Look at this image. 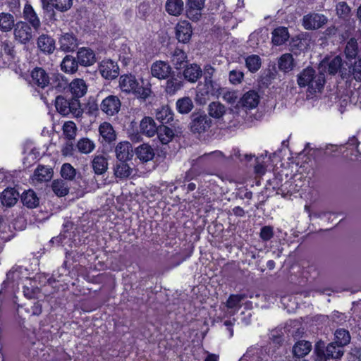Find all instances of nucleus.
I'll use <instances>...</instances> for the list:
<instances>
[{"instance_id":"obj_1","label":"nucleus","mask_w":361,"mask_h":361,"mask_svg":"<svg viewBox=\"0 0 361 361\" xmlns=\"http://www.w3.org/2000/svg\"><path fill=\"white\" fill-rule=\"evenodd\" d=\"M141 82L142 85L134 75L124 74L119 78V86L123 92L132 94L138 99L145 101L152 92L151 84L149 82L145 83L143 80Z\"/></svg>"},{"instance_id":"obj_2","label":"nucleus","mask_w":361,"mask_h":361,"mask_svg":"<svg viewBox=\"0 0 361 361\" xmlns=\"http://www.w3.org/2000/svg\"><path fill=\"white\" fill-rule=\"evenodd\" d=\"M298 84L300 87H308L311 94L321 92L326 82L324 73L316 74L315 70L310 66L303 69L298 75Z\"/></svg>"},{"instance_id":"obj_3","label":"nucleus","mask_w":361,"mask_h":361,"mask_svg":"<svg viewBox=\"0 0 361 361\" xmlns=\"http://www.w3.org/2000/svg\"><path fill=\"white\" fill-rule=\"evenodd\" d=\"M55 107L56 111L63 116L72 114L74 117L78 118L81 116L83 111L80 100L71 97L68 94L56 97Z\"/></svg>"},{"instance_id":"obj_4","label":"nucleus","mask_w":361,"mask_h":361,"mask_svg":"<svg viewBox=\"0 0 361 361\" xmlns=\"http://www.w3.org/2000/svg\"><path fill=\"white\" fill-rule=\"evenodd\" d=\"M221 94V87L215 80L200 82L197 87L196 100L205 104L212 98H218Z\"/></svg>"},{"instance_id":"obj_5","label":"nucleus","mask_w":361,"mask_h":361,"mask_svg":"<svg viewBox=\"0 0 361 361\" xmlns=\"http://www.w3.org/2000/svg\"><path fill=\"white\" fill-rule=\"evenodd\" d=\"M212 121L204 111L195 110L190 115V130L193 133H204L209 130Z\"/></svg>"},{"instance_id":"obj_6","label":"nucleus","mask_w":361,"mask_h":361,"mask_svg":"<svg viewBox=\"0 0 361 361\" xmlns=\"http://www.w3.org/2000/svg\"><path fill=\"white\" fill-rule=\"evenodd\" d=\"M51 77L45 69L36 66L31 70L27 81L31 87L39 91L49 85Z\"/></svg>"},{"instance_id":"obj_7","label":"nucleus","mask_w":361,"mask_h":361,"mask_svg":"<svg viewBox=\"0 0 361 361\" xmlns=\"http://www.w3.org/2000/svg\"><path fill=\"white\" fill-rule=\"evenodd\" d=\"M327 21L328 19L324 14L309 13L303 16L302 25L307 30H314L322 27Z\"/></svg>"},{"instance_id":"obj_8","label":"nucleus","mask_w":361,"mask_h":361,"mask_svg":"<svg viewBox=\"0 0 361 361\" xmlns=\"http://www.w3.org/2000/svg\"><path fill=\"white\" fill-rule=\"evenodd\" d=\"M343 65V60L340 56H336L333 58L326 56L322 60L319 65V73H328L329 75H334L341 69Z\"/></svg>"},{"instance_id":"obj_9","label":"nucleus","mask_w":361,"mask_h":361,"mask_svg":"<svg viewBox=\"0 0 361 361\" xmlns=\"http://www.w3.org/2000/svg\"><path fill=\"white\" fill-rule=\"evenodd\" d=\"M121 106V102L116 95H109L106 97L101 102L100 110L108 116L116 115Z\"/></svg>"},{"instance_id":"obj_10","label":"nucleus","mask_w":361,"mask_h":361,"mask_svg":"<svg viewBox=\"0 0 361 361\" xmlns=\"http://www.w3.org/2000/svg\"><path fill=\"white\" fill-rule=\"evenodd\" d=\"M98 71L106 80H112L119 75V67L116 62L111 60H102L98 66Z\"/></svg>"},{"instance_id":"obj_11","label":"nucleus","mask_w":361,"mask_h":361,"mask_svg":"<svg viewBox=\"0 0 361 361\" xmlns=\"http://www.w3.org/2000/svg\"><path fill=\"white\" fill-rule=\"evenodd\" d=\"M58 39L59 49L66 53L75 51L79 45V39L73 32H62Z\"/></svg>"},{"instance_id":"obj_12","label":"nucleus","mask_w":361,"mask_h":361,"mask_svg":"<svg viewBox=\"0 0 361 361\" xmlns=\"http://www.w3.org/2000/svg\"><path fill=\"white\" fill-rule=\"evenodd\" d=\"M150 71L152 75L159 80L167 79L174 73L169 62L161 60L156 61L151 65Z\"/></svg>"},{"instance_id":"obj_13","label":"nucleus","mask_w":361,"mask_h":361,"mask_svg":"<svg viewBox=\"0 0 361 361\" xmlns=\"http://www.w3.org/2000/svg\"><path fill=\"white\" fill-rule=\"evenodd\" d=\"M15 39L20 44H25L32 37V28L29 24L23 21H18L13 27Z\"/></svg>"},{"instance_id":"obj_14","label":"nucleus","mask_w":361,"mask_h":361,"mask_svg":"<svg viewBox=\"0 0 361 361\" xmlns=\"http://www.w3.org/2000/svg\"><path fill=\"white\" fill-rule=\"evenodd\" d=\"M206 0H187L185 12L187 17L194 22L198 21L202 16V11Z\"/></svg>"},{"instance_id":"obj_15","label":"nucleus","mask_w":361,"mask_h":361,"mask_svg":"<svg viewBox=\"0 0 361 361\" xmlns=\"http://www.w3.org/2000/svg\"><path fill=\"white\" fill-rule=\"evenodd\" d=\"M176 38L178 42L187 44L192 35V27L188 20H180L175 27Z\"/></svg>"},{"instance_id":"obj_16","label":"nucleus","mask_w":361,"mask_h":361,"mask_svg":"<svg viewBox=\"0 0 361 361\" xmlns=\"http://www.w3.org/2000/svg\"><path fill=\"white\" fill-rule=\"evenodd\" d=\"M49 85L57 93L61 94H68V88L70 87V82L68 79L60 73H52Z\"/></svg>"},{"instance_id":"obj_17","label":"nucleus","mask_w":361,"mask_h":361,"mask_svg":"<svg viewBox=\"0 0 361 361\" xmlns=\"http://www.w3.org/2000/svg\"><path fill=\"white\" fill-rule=\"evenodd\" d=\"M176 123H173V126L168 124L159 125L157 126V135L160 142L162 145L169 144L174 138L176 132Z\"/></svg>"},{"instance_id":"obj_18","label":"nucleus","mask_w":361,"mask_h":361,"mask_svg":"<svg viewBox=\"0 0 361 361\" xmlns=\"http://www.w3.org/2000/svg\"><path fill=\"white\" fill-rule=\"evenodd\" d=\"M155 118L159 122V125L168 124L173 126V123H176L178 121L174 119L173 111L168 105H164L157 109L155 113Z\"/></svg>"},{"instance_id":"obj_19","label":"nucleus","mask_w":361,"mask_h":361,"mask_svg":"<svg viewBox=\"0 0 361 361\" xmlns=\"http://www.w3.org/2000/svg\"><path fill=\"white\" fill-rule=\"evenodd\" d=\"M23 17L34 30L38 31L41 27L40 19L31 4L26 3L23 8Z\"/></svg>"},{"instance_id":"obj_20","label":"nucleus","mask_w":361,"mask_h":361,"mask_svg":"<svg viewBox=\"0 0 361 361\" xmlns=\"http://www.w3.org/2000/svg\"><path fill=\"white\" fill-rule=\"evenodd\" d=\"M37 45L41 52L49 55L56 49V40L47 34H42L37 39Z\"/></svg>"},{"instance_id":"obj_21","label":"nucleus","mask_w":361,"mask_h":361,"mask_svg":"<svg viewBox=\"0 0 361 361\" xmlns=\"http://www.w3.org/2000/svg\"><path fill=\"white\" fill-rule=\"evenodd\" d=\"M87 91V85L82 78H75L70 82L68 94L71 97L79 100Z\"/></svg>"},{"instance_id":"obj_22","label":"nucleus","mask_w":361,"mask_h":361,"mask_svg":"<svg viewBox=\"0 0 361 361\" xmlns=\"http://www.w3.org/2000/svg\"><path fill=\"white\" fill-rule=\"evenodd\" d=\"M99 132L102 138V143L104 145H112L116 139V132L112 125L108 122L102 123L99 128Z\"/></svg>"},{"instance_id":"obj_23","label":"nucleus","mask_w":361,"mask_h":361,"mask_svg":"<svg viewBox=\"0 0 361 361\" xmlns=\"http://www.w3.org/2000/svg\"><path fill=\"white\" fill-rule=\"evenodd\" d=\"M77 59L80 66L88 67L96 62L95 53L89 47H81L77 52Z\"/></svg>"},{"instance_id":"obj_24","label":"nucleus","mask_w":361,"mask_h":361,"mask_svg":"<svg viewBox=\"0 0 361 361\" xmlns=\"http://www.w3.org/2000/svg\"><path fill=\"white\" fill-rule=\"evenodd\" d=\"M19 196V192L14 188H6L0 195L1 202L6 207H11L16 204Z\"/></svg>"},{"instance_id":"obj_25","label":"nucleus","mask_w":361,"mask_h":361,"mask_svg":"<svg viewBox=\"0 0 361 361\" xmlns=\"http://www.w3.org/2000/svg\"><path fill=\"white\" fill-rule=\"evenodd\" d=\"M115 152L118 160H131L134 155L133 146L128 141L119 142L116 147Z\"/></svg>"},{"instance_id":"obj_26","label":"nucleus","mask_w":361,"mask_h":361,"mask_svg":"<svg viewBox=\"0 0 361 361\" xmlns=\"http://www.w3.org/2000/svg\"><path fill=\"white\" fill-rule=\"evenodd\" d=\"M157 125L153 118L145 116L140 123V130L144 135L152 137L157 133Z\"/></svg>"},{"instance_id":"obj_27","label":"nucleus","mask_w":361,"mask_h":361,"mask_svg":"<svg viewBox=\"0 0 361 361\" xmlns=\"http://www.w3.org/2000/svg\"><path fill=\"white\" fill-rule=\"evenodd\" d=\"M183 75L184 78L190 82H195L202 75V68L197 63H190L184 68Z\"/></svg>"},{"instance_id":"obj_28","label":"nucleus","mask_w":361,"mask_h":361,"mask_svg":"<svg viewBox=\"0 0 361 361\" xmlns=\"http://www.w3.org/2000/svg\"><path fill=\"white\" fill-rule=\"evenodd\" d=\"M78 60L71 55H66L60 64L61 70L68 74H73L78 70Z\"/></svg>"},{"instance_id":"obj_29","label":"nucleus","mask_w":361,"mask_h":361,"mask_svg":"<svg viewBox=\"0 0 361 361\" xmlns=\"http://www.w3.org/2000/svg\"><path fill=\"white\" fill-rule=\"evenodd\" d=\"M206 174H209V171L201 166L200 161H198L185 172L182 180L192 181L196 180L197 177Z\"/></svg>"},{"instance_id":"obj_30","label":"nucleus","mask_w":361,"mask_h":361,"mask_svg":"<svg viewBox=\"0 0 361 361\" xmlns=\"http://www.w3.org/2000/svg\"><path fill=\"white\" fill-rule=\"evenodd\" d=\"M165 11L172 16H179L184 11V2L183 0H166Z\"/></svg>"},{"instance_id":"obj_31","label":"nucleus","mask_w":361,"mask_h":361,"mask_svg":"<svg viewBox=\"0 0 361 361\" xmlns=\"http://www.w3.org/2000/svg\"><path fill=\"white\" fill-rule=\"evenodd\" d=\"M53 176V169L43 165H39L33 173V180L42 183L47 182Z\"/></svg>"},{"instance_id":"obj_32","label":"nucleus","mask_w":361,"mask_h":361,"mask_svg":"<svg viewBox=\"0 0 361 361\" xmlns=\"http://www.w3.org/2000/svg\"><path fill=\"white\" fill-rule=\"evenodd\" d=\"M129 161L130 160L117 159L114 168V174L116 177L123 178L130 176L132 173V169L128 163Z\"/></svg>"},{"instance_id":"obj_33","label":"nucleus","mask_w":361,"mask_h":361,"mask_svg":"<svg viewBox=\"0 0 361 361\" xmlns=\"http://www.w3.org/2000/svg\"><path fill=\"white\" fill-rule=\"evenodd\" d=\"M259 102V97L254 90H250L245 93L240 99L241 105L249 109H252L257 106Z\"/></svg>"},{"instance_id":"obj_34","label":"nucleus","mask_w":361,"mask_h":361,"mask_svg":"<svg viewBox=\"0 0 361 361\" xmlns=\"http://www.w3.org/2000/svg\"><path fill=\"white\" fill-rule=\"evenodd\" d=\"M135 154L142 162H147L152 160L154 156V149L147 144H142L137 147Z\"/></svg>"},{"instance_id":"obj_35","label":"nucleus","mask_w":361,"mask_h":361,"mask_svg":"<svg viewBox=\"0 0 361 361\" xmlns=\"http://www.w3.org/2000/svg\"><path fill=\"white\" fill-rule=\"evenodd\" d=\"M172 63L174 68L180 70L188 65V56L181 49L176 48L172 55Z\"/></svg>"},{"instance_id":"obj_36","label":"nucleus","mask_w":361,"mask_h":361,"mask_svg":"<svg viewBox=\"0 0 361 361\" xmlns=\"http://www.w3.org/2000/svg\"><path fill=\"white\" fill-rule=\"evenodd\" d=\"M289 33L288 28L285 27H279L272 32L271 41L274 45L279 46L283 44L288 39Z\"/></svg>"},{"instance_id":"obj_37","label":"nucleus","mask_w":361,"mask_h":361,"mask_svg":"<svg viewBox=\"0 0 361 361\" xmlns=\"http://www.w3.org/2000/svg\"><path fill=\"white\" fill-rule=\"evenodd\" d=\"M359 46L357 40L355 37H350L346 42L344 54L347 59H356L358 58Z\"/></svg>"},{"instance_id":"obj_38","label":"nucleus","mask_w":361,"mask_h":361,"mask_svg":"<svg viewBox=\"0 0 361 361\" xmlns=\"http://www.w3.org/2000/svg\"><path fill=\"white\" fill-rule=\"evenodd\" d=\"M23 204L27 208L33 209L39 205V198L33 190L25 191L21 195Z\"/></svg>"},{"instance_id":"obj_39","label":"nucleus","mask_w":361,"mask_h":361,"mask_svg":"<svg viewBox=\"0 0 361 361\" xmlns=\"http://www.w3.org/2000/svg\"><path fill=\"white\" fill-rule=\"evenodd\" d=\"M312 349V344L307 341H299L293 347V353L295 357H303L307 355Z\"/></svg>"},{"instance_id":"obj_40","label":"nucleus","mask_w":361,"mask_h":361,"mask_svg":"<svg viewBox=\"0 0 361 361\" xmlns=\"http://www.w3.org/2000/svg\"><path fill=\"white\" fill-rule=\"evenodd\" d=\"M92 166L96 174L104 173L108 169L106 158L103 155H96L92 161Z\"/></svg>"},{"instance_id":"obj_41","label":"nucleus","mask_w":361,"mask_h":361,"mask_svg":"<svg viewBox=\"0 0 361 361\" xmlns=\"http://www.w3.org/2000/svg\"><path fill=\"white\" fill-rule=\"evenodd\" d=\"M193 107V102L189 97L179 98L176 102V110L180 114H187L190 113Z\"/></svg>"},{"instance_id":"obj_42","label":"nucleus","mask_w":361,"mask_h":361,"mask_svg":"<svg viewBox=\"0 0 361 361\" xmlns=\"http://www.w3.org/2000/svg\"><path fill=\"white\" fill-rule=\"evenodd\" d=\"M183 86V81L175 77L174 73L167 78L165 92L170 95L175 94Z\"/></svg>"},{"instance_id":"obj_43","label":"nucleus","mask_w":361,"mask_h":361,"mask_svg":"<svg viewBox=\"0 0 361 361\" xmlns=\"http://www.w3.org/2000/svg\"><path fill=\"white\" fill-rule=\"evenodd\" d=\"M14 17L8 13H0V31H11L15 26Z\"/></svg>"},{"instance_id":"obj_44","label":"nucleus","mask_w":361,"mask_h":361,"mask_svg":"<svg viewBox=\"0 0 361 361\" xmlns=\"http://www.w3.org/2000/svg\"><path fill=\"white\" fill-rule=\"evenodd\" d=\"M279 68L285 72H289L294 67V59L290 53L282 54L278 61Z\"/></svg>"},{"instance_id":"obj_45","label":"nucleus","mask_w":361,"mask_h":361,"mask_svg":"<svg viewBox=\"0 0 361 361\" xmlns=\"http://www.w3.org/2000/svg\"><path fill=\"white\" fill-rule=\"evenodd\" d=\"M75 147L80 154H87L95 148L94 142L87 137H82L78 140Z\"/></svg>"},{"instance_id":"obj_46","label":"nucleus","mask_w":361,"mask_h":361,"mask_svg":"<svg viewBox=\"0 0 361 361\" xmlns=\"http://www.w3.org/2000/svg\"><path fill=\"white\" fill-rule=\"evenodd\" d=\"M326 351L329 359H338L343 355V347L334 341L327 345Z\"/></svg>"},{"instance_id":"obj_47","label":"nucleus","mask_w":361,"mask_h":361,"mask_svg":"<svg viewBox=\"0 0 361 361\" xmlns=\"http://www.w3.org/2000/svg\"><path fill=\"white\" fill-rule=\"evenodd\" d=\"M51 188L54 194L58 197H64L69 192V188L63 180H54Z\"/></svg>"},{"instance_id":"obj_48","label":"nucleus","mask_w":361,"mask_h":361,"mask_svg":"<svg viewBox=\"0 0 361 361\" xmlns=\"http://www.w3.org/2000/svg\"><path fill=\"white\" fill-rule=\"evenodd\" d=\"M246 298V295L231 294L226 300V306L228 309L239 310L241 307L242 301Z\"/></svg>"},{"instance_id":"obj_49","label":"nucleus","mask_w":361,"mask_h":361,"mask_svg":"<svg viewBox=\"0 0 361 361\" xmlns=\"http://www.w3.org/2000/svg\"><path fill=\"white\" fill-rule=\"evenodd\" d=\"M245 66L251 73H256L262 66L261 58L256 54L250 55L245 59Z\"/></svg>"},{"instance_id":"obj_50","label":"nucleus","mask_w":361,"mask_h":361,"mask_svg":"<svg viewBox=\"0 0 361 361\" xmlns=\"http://www.w3.org/2000/svg\"><path fill=\"white\" fill-rule=\"evenodd\" d=\"M334 342L344 347L350 341V335L348 330L345 329H338L334 334Z\"/></svg>"},{"instance_id":"obj_51","label":"nucleus","mask_w":361,"mask_h":361,"mask_svg":"<svg viewBox=\"0 0 361 361\" xmlns=\"http://www.w3.org/2000/svg\"><path fill=\"white\" fill-rule=\"evenodd\" d=\"M209 116L214 118H220L226 112L224 105L220 102H213L209 105Z\"/></svg>"},{"instance_id":"obj_52","label":"nucleus","mask_w":361,"mask_h":361,"mask_svg":"<svg viewBox=\"0 0 361 361\" xmlns=\"http://www.w3.org/2000/svg\"><path fill=\"white\" fill-rule=\"evenodd\" d=\"M60 173L65 180H72L75 177L76 170L71 164L65 163L62 165Z\"/></svg>"},{"instance_id":"obj_53","label":"nucleus","mask_w":361,"mask_h":361,"mask_svg":"<svg viewBox=\"0 0 361 361\" xmlns=\"http://www.w3.org/2000/svg\"><path fill=\"white\" fill-rule=\"evenodd\" d=\"M73 0H51L50 4L60 12L68 11L73 6Z\"/></svg>"},{"instance_id":"obj_54","label":"nucleus","mask_w":361,"mask_h":361,"mask_svg":"<svg viewBox=\"0 0 361 361\" xmlns=\"http://www.w3.org/2000/svg\"><path fill=\"white\" fill-rule=\"evenodd\" d=\"M100 107L96 99L90 97L85 106V113L90 116H97L99 114Z\"/></svg>"},{"instance_id":"obj_55","label":"nucleus","mask_w":361,"mask_h":361,"mask_svg":"<svg viewBox=\"0 0 361 361\" xmlns=\"http://www.w3.org/2000/svg\"><path fill=\"white\" fill-rule=\"evenodd\" d=\"M63 133L68 140H73L76 135V126L73 121L65 122L63 126Z\"/></svg>"},{"instance_id":"obj_56","label":"nucleus","mask_w":361,"mask_h":361,"mask_svg":"<svg viewBox=\"0 0 361 361\" xmlns=\"http://www.w3.org/2000/svg\"><path fill=\"white\" fill-rule=\"evenodd\" d=\"M353 78L358 82H361V56H358L357 60L350 68Z\"/></svg>"},{"instance_id":"obj_57","label":"nucleus","mask_w":361,"mask_h":361,"mask_svg":"<svg viewBox=\"0 0 361 361\" xmlns=\"http://www.w3.org/2000/svg\"><path fill=\"white\" fill-rule=\"evenodd\" d=\"M1 48L4 52L8 56H13L15 54L13 42L9 39H1Z\"/></svg>"},{"instance_id":"obj_58","label":"nucleus","mask_w":361,"mask_h":361,"mask_svg":"<svg viewBox=\"0 0 361 361\" xmlns=\"http://www.w3.org/2000/svg\"><path fill=\"white\" fill-rule=\"evenodd\" d=\"M274 236V229L271 226H262L260 229L259 237L264 241L270 240Z\"/></svg>"},{"instance_id":"obj_59","label":"nucleus","mask_w":361,"mask_h":361,"mask_svg":"<svg viewBox=\"0 0 361 361\" xmlns=\"http://www.w3.org/2000/svg\"><path fill=\"white\" fill-rule=\"evenodd\" d=\"M244 73L240 71L232 70L229 73V81L231 84L237 85L242 82Z\"/></svg>"},{"instance_id":"obj_60","label":"nucleus","mask_w":361,"mask_h":361,"mask_svg":"<svg viewBox=\"0 0 361 361\" xmlns=\"http://www.w3.org/2000/svg\"><path fill=\"white\" fill-rule=\"evenodd\" d=\"M178 186L186 193L194 192L197 189L196 184L192 181H184L180 179L178 181Z\"/></svg>"},{"instance_id":"obj_61","label":"nucleus","mask_w":361,"mask_h":361,"mask_svg":"<svg viewBox=\"0 0 361 361\" xmlns=\"http://www.w3.org/2000/svg\"><path fill=\"white\" fill-rule=\"evenodd\" d=\"M315 353L317 360L319 361H327L330 360L329 357H327L326 348H324V346L321 347L319 343H317L315 346Z\"/></svg>"},{"instance_id":"obj_62","label":"nucleus","mask_w":361,"mask_h":361,"mask_svg":"<svg viewBox=\"0 0 361 361\" xmlns=\"http://www.w3.org/2000/svg\"><path fill=\"white\" fill-rule=\"evenodd\" d=\"M337 13L340 15L347 16L350 13V8L345 1H341L336 6Z\"/></svg>"},{"instance_id":"obj_63","label":"nucleus","mask_w":361,"mask_h":361,"mask_svg":"<svg viewBox=\"0 0 361 361\" xmlns=\"http://www.w3.org/2000/svg\"><path fill=\"white\" fill-rule=\"evenodd\" d=\"M215 72V69L210 64H207L204 68V82L205 81H213V75Z\"/></svg>"},{"instance_id":"obj_64","label":"nucleus","mask_w":361,"mask_h":361,"mask_svg":"<svg viewBox=\"0 0 361 361\" xmlns=\"http://www.w3.org/2000/svg\"><path fill=\"white\" fill-rule=\"evenodd\" d=\"M271 341L279 345H281L283 343V335L278 331H272L270 336Z\"/></svg>"}]
</instances>
